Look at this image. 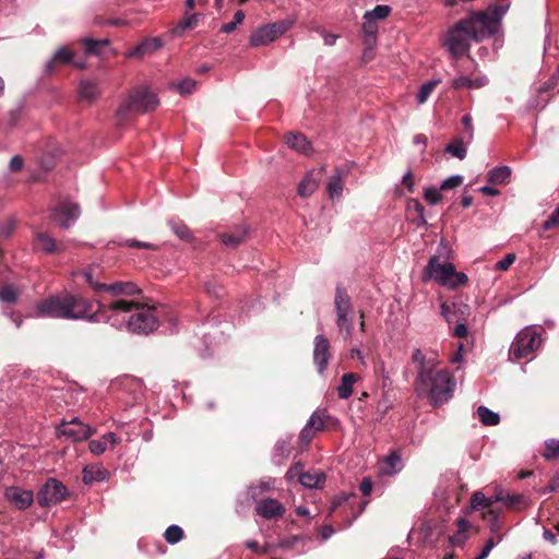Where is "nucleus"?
I'll return each mask as SVG.
<instances>
[{
	"label": "nucleus",
	"mask_w": 559,
	"mask_h": 559,
	"mask_svg": "<svg viewBox=\"0 0 559 559\" xmlns=\"http://www.w3.org/2000/svg\"><path fill=\"white\" fill-rule=\"evenodd\" d=\"M362 31L367 36V43L372 48V44L376 38V34L378 33V24L372 19H364Z\"/></svg>",
	"instance_id": "nucleus-39"
},
{
	"label": "nucleus",
	"mask_w": 559,
	"mask_h": 559,
	"mask_svg": "<svg viewBox=\"0 0 559 559\" xmlns=\"http://www.w3.org/2000/svg\"><path fill=\"white\" fill-rule=\"evenodd\" d=\"M559 226V207L544 222V228L550 229Z\"/></svg>",
	"instance_id": "nucleus-58"
},
{
	"label": "nucleus",
	"mask_w": 559,
	"mask_h": 559,
	"mask_svg": "<svg viewBox=\"0 0 559 559\" xmlns=\"http://www.w3.org/2000/svg\"><path fill=\"white\" fill-rule=\"evenodd\" d=\"M559 489V474L555 475L548 483V486L543 490V492H552Z\"/></svg>",
	"instance_id": "nucleus-64"
},
{
	"label": "nucleus",
	"mask_w": 559,
	"mask_h": 559,
	"mask_svg": "<svg viewBox=\"0 0 559 559\" xmlns=\"http://www.w3.org/2000/svg\"><path fill=\"white\" fill-rule=\"evenodd\" d=\"M501 540H502L501 535H498L497 539H495L493 537L489 538L487 540L485 547L483 548L481 552L475 559H486L489 556L492 548L496 545H498Z\"/></svg>",
	"instance_id": "nucleus-51"
},
{
	"label": "nucleus",
	"mask_w": 559,
	"mask_h": 559,
	"mask_svg": "<svg viewBox=\"0 0 559 559\" xmlns=\"http://www.w3.org/2000/svg\"><path fill=\"white\" fill-rule=\"evenodd\" d=\"M95 430L83 424L79 418L74 417L71 420H63L58 427V433L72 442H80L88 439Z\"/></svg>",
	"instance_id": "nucleus-10"
},
{
	"label": "nucleus",
	"mask_w": 559,
	"mask_h": 559,
	"mask_svg": "<svg viewBox=\"0 0 559 559\" xmlns=\"http://www.w3.org/2000/svg\"><path fill=\"white\" fill-rule=\"evenodd\" d=\"M506 11L507 8L491 5L487 11L474 12L467 17L461 20V22H467L465 28L468 33L480 32V34L472 36L474 41L479 43L498 31L500 20Z\"/></svg>",
	"instance_id": "nucleus-5"
},
{
	"label": "nucleus",
	"mask_w": 559,
	"mask_h": 559,
	"mask_svg": "<svg viewBox=\"0 0 559 559\" xmlns=\"http://www.w3.org/2000/svg\"><path fill=\"white\" fill-rule=\"evenodd\" d=\"M424 198L431 205H436L442 200V195H441L439 189H437L435 187L426 188L424 190Z\"/></svg>",
	"instance_id": "nucleus-46"
},
{
	"label": "nucleus",
	"mask_w": 559,
	"mask_h": 559,
	"mask_svg": "<svg viewBox=\"0 0 559 559\" xmlns=\"http://www.w3.org/2000/svg\"><path fill=\"white\" fill-rule=\"evenodd\" d=\"M248 233L246 226H238L230 233H225L221 235L222 242L227 247H237L239 243L243 241Z\"/></svg>",
	"instance_id": "nucleus-26"
},
{
	"label": "nucleus",
	"mask_w": 559,
	"mask_h": 559,
	"mask_svg": "<svg viewBox=\"0 0 559 559\" xmlns=\"http://www.w3.org/2000/svg\"><path fill=\"white\" fill-rule=\"evenodd\" d=\"M313 431L311 428H309L308 426H306L301 432H300V440L301 442H304L305 444H308L311 439L313 438Z\"/></svg>",
	"instance_id": "nucleus-63"
},
{
	"label": "nucleus",
	"mask_w": 559,
	"mask_h": 559,
	"mask_svg": "<svg viewBox=\"0 0 559 559\" xmlns=\"http://www.w3.org/2000/svg\"><path fill=\"white\" fill-rule=\"evenodd\" d=\"M403 468L402 460L395 453H391L379 462L378 471L382 476H392Z\"/></svg>",
	"instance_id": "nucleus-18"
},
{
	"label": "nucleus",
	"mask_w": 559,
	"mask_h": 559,
	"mask_svg": "<svg viewBox=\"0 0 559 559\" xmlns=\"http://www.w3.org/2000/svg\"><path fill=\"white\" fill-rule=\"evenodd\" d=\"M257 513L265 519H278L285 513L284 506L276 499H263L257 504Z\"/></svg>",
	"instance_id": "nucleus-15"
},
{
	"label": "nucleus",
	"mask_w": 559,
	"mask_h": 559,
	"mask_svg": "<svg viewBox=\"0 0 559 559\" xmlns=\"http://www.w3.org/2000/svg\"><path fill=\"white\" fill-rule=\"evenodd\" d=\"M104 290L112 296H134L140 294V289L132 282H116L111 285L104 286Z\"/></svg>",
	"instance_id": "nucleus-22"
},
{
	"label": "nucleus",
	"mask_w": 559,
	"mask_h": 559,
	"mask_svg": "<svg viewBox=\"0 0 559 559\" xmlns=\"http://www.w3.org/2000/svg\"><path fill=\"white\" fill-rule=\"evenodd\" d=\"M334 306L336 314L338 313H352L353 307L350 304V299L346 292L340 287L336 288Z\"/></svg>",
	"instance_id": "nucleus-29"
},
{
	"label": "nucleus",
	"mask_w": 559,
	"mask_h": 559,
	"mask_svg": "<svg viewBox=\"0 0 559 559\" xmlns=\"http://www.w3.org/2000/svg\"><path fill=\"white\" fill-rule=\"evenodd\" d=\"M4 497L11 506L19 510L27 509L34 501V495L32 490L23 489L16 486L5 488Z\"/></svg>",
	"instance_id": "nucleus-13"
},
{
	"label": "nucleus",
	"mask_w": 559,
	"mask_h": 559,
	"mask_svg": "<svg viewBox=\"0 0 559 559\" xmlns=\"http://www.w3.org/2000/svg\"><path fill=\"white\" fill-rule=\"evenodd\" d=\"M331 357L330 342L324 335L314 337L313 362L319 373H323Z\"/></svg>",
	"instance_id": "nucleus-12"
},
{
	"label": "nucleus",
	"mask_w": 559,
	"mask_h": 559,
	"mask_svg": "<svg viewBox=\"0 0 559 559\" xmlns=\"http://www.w3.org/2000/svg\"><path fill=\"white\" fill-rule=\"evenodd\" d=\"M493 504V499L485 497L481 491H476L472 495L471 507L474 510H480L489 508Z\"/></svg>",
	"instance_id": "nucleus-37"
},
{
	"label": "nucleus",
	"mask_w": 559,
	"mask_h": 559,
	"mask_svg": "<svg viewBox=\"0 0 559 559\" xmlns=\"http://www.w3.org/2000/svg\"><path fill=\"white\" fill-rule=\"evenodd\" d=\"M83 44L85 46V49L88 53H98L99 47L108 45V40H95L92 38H85L83 40Z\"/></svg>",
	"instance_id": "nucleus-50"
},
{
	"label": "nucleus",
	"mask_w": 559,
	"mask_h": 559,
	"mask_svg": "<svg viewBox=\"0 0 559 559\" xmlns=\"http://www.w3.org/2000/svg\"><path fill=\"white\" fill-rule=\"evenodd\" d=\"M540 335L531 328L520 331L511 344L510 357L522 359L530 357L540 345Z\"/></svg>",
	"instance_id": "nucleus-8"
},
{
	"label": "nucleus",
	"mask_w": 559,
	"mask_h": 559,
	"mask_svg": "<svg viewBox=\"0 0 559 559\" xmlns=\"http://www.w3.org/2000/svg\"><path fill=\"white\" fill-rule=\"evenodd\" d=\"M345 176V171L337 169L330 178L326 190L331 199L341 197L343 192V179Z\"/></svg>",
	"instance_id": "nucleus-28"
},
{
	"label": "nucleus",
	"mask_w": 559,
	"mask_h": 559,
	"mask_svg": "<svg viewBox=\"0 0 559 559\" xmlns=\"http://www.w3.org/2000/svg\"><path fill=\"white\" fill-rule=\"evenodd\" d=\"M66 487L57 479H49L37 496L38 503L43 507L57 504L64 499Z\"/></svg>",
	"instance_id": "nucleus-11"
},
{
	"label": "nucleus",
	"mask_w": 559,
	"mask_h": 559,
	"mask_svg": "<svg viewBox=\"0 0 559 559\" xmlns=\"http://www.w3.org/2000/svg\"><path fill=\"white\" fill-rule=\"evenodd\" d=\"M360 376L354 372L344 373L340 385L336 388L337 395L342 400L348 399L353 394V386L360 381Z\"/></svg>",
	"instance_id": "nucleus-23"
},
{
	"label": "nucleus",
	"mask_w": 559,
	"mask_h": 559,
	"mask_svg": "<svg viewBox=\"0 0 559 559\" xmlns=\"http://www.w3.org/2000/svg\"><path fill=\"white\" fill-rule=\"evenodd\" d=\"M319 181L313 177V174H308L298 186V194L302 198L311 195L318 188Z\"/></svg>",
	"instance_id": "nucleus-30"
},
{
	"label": "nucleus",
	"mask_w": 559,
	"mask_h": 559,
	"mask_svg": "<svg viewBox=\"0 0 559 559\" xmlns=\"http://www.w3.org/2000/svg\"><path fill=\"white\" fill-rule=\"evenodd\" d=\"M314 31L322 36L324 45L330 47L334 46L340 37L337 34L326 32L321 26L316 27Z\"/></svg>",
	"instance_id": "nucleus-52"
},
{
	"label": "nucleus",
	"mask_w": 559,
	"mask_h": 559,
	"mask_svg": "<svg viewBox=\"0 0 559 559\" xmlns=\"http://www.w3.org/2000/svg\"><path fill=\"white\" fill-rule=\"evenodd\" d=\"M162 47V41L158 38H148L144 40L138 48L131 53V56H140L148 52H154Z\"/></svg>",
	"instance_id": "nucleus-32"
},
{
	"label": "nucleus",
	"mask_w": 559,
	"mask_h": 559,
	"mask_svg": "<svg viewBox=\"0 0 559 559\" xmlns=\"http://www.w3.org/2000/svg\"><path fill=\"white\" fill-rule=\"evenodd\" d=\"M445 151L459 159H464L466 156V146L461 140H455L451 144H449Z\"/></svg>",
	"instance_id": "nucleus-44"
},
{
	"label": "nucleus",
	"mask_w": 559,
	"mask_h": 559,
	"mask_svg": "<svg viewBox=\"0 0 559 559\" xmlns=\"http://www.w3.org/2000/svg\"><path fill=\"white\" fill-rule=\"evenodd\" d=\"M325 481V475L321 471L302 472L300 484L307 488H320Z\"/></svg>",
	"instance_id": "nucleus-27"
},
{
	"label": "nucleus",
	"mask_w": 559,
	"mask_h": 559,
	"mask_svg": "<svg viewBox=\"0 0 559 559\" xmlns=\"http://www.w3.org/2000/svg\"><path fill=\"white\" fill-rule=\"evenodd\" d=\"M462 182H463L462 176H460V175L451 176L442 182L440 190L454 189V188L461 186Z\"/></svg>",
	"instance_id": "nucleus-55"
},
{
	"label": "nucleus",
	"mask_w": 559,
	"mask_h": 559,
	"mask_svg": "<svg viewBox=\"0 0 559 559\" xmlns=\"http://www.w3.org/2000/svg\"><path fill=\"white\" fill-rule=\"evenodd\" d=\"M119 442L120 438L116 433L108 432L102 436L98 440H92L88 443V449L93 454L100 455L108 449H114V447Z\"/></svg>",
	"instance_id": "nucleus-16"
},
{
	"label": "nucleus",
	"mask_w": 559,
	"mask_h": 559,
	"mask_svg": "<svg viewBox=\"0 0 559 559\" xmlns=\"http://www.w3.org/2000/svg\"><path fill=\"white\" fill-rule=\"evenodd\" d=\"M197 87V82L192 79H185L177 84V91L181 95L191 94Z\"/></svg>",
	"instance_id": "nucleus-49"
},
{
	"label": "nucleus",
	"mask_w": 559,
	"mask_h": 559,
	"mask_svg": "<svg viewBox=\"0 0 559 559\" xmlns=\"http://www.w3.org/2000/svg\"><path fill=\"white\" fill-rule=\"evenodd\" d=\"M201 14L199 13H194V14H191V15H188V16H185L180 22L179 24L177 25L176 27V32H179V31H185V29H189V28H194L198 26L199 22H200V19H201Z\"/></svg>",
	"instance_id": "nucleus-42"
},
{
	"label": "nucleus",
	"mask_w": 559,
	"mask_h": 559,
	"mask_svg": "<svg viewBox=\"0 0 559 559\" xmlns=\"http://www.w3.org/2000/svg\"><path fill=\"white\" fill-rule=\"evenodd\" d=\"M439 84L438 80H431L423 84L418 91L417 94V103L419 105H423L427 102L432 91L436 88V86Z\"/></svg>",
	"instance_id": "nucleus-40"
},
{
	"label": "nucleus",
	"mask_w": 559,
	"mask_h": 559,
	"mask_svg": "<svg viewBox=\"0 0 559 559\" xmlns=\"http://www.w3.org/2000/svg\"><path fill=\"white\" fill-rule=\"evenodd\" d=\"M408 207H409V210L413 209L418 214V217L420 218L421 224H426V221L424 217V206L420 204L419 201L411 200Z\"/></svg>",
	"instance_id": "nucleus-59"
},
{
	"label": "nucleus",
	"mask_w": 559,
	"mask_h": 559,
	"mask_svg": "<svg viewBox=\"0 0 559 559\" xmlns=\"http://www.w3.org/2000/svg\"><path fill=\"white\" fill-rule=\"evenodd\" d=\"M440 310L444 320L448 323H452L454 321H459L460 319H464L463 316L465 314V311L468 310V306L463 304L443 302L441 304Z\"/></svg>",
	"instance_id": "nucleus-19"
},
{
	"label": "nucleus",
	"mask_w": 559,
	"mask_h": 559,
	"mask_svg": "<svg viewBox=\"0 0 559 559\" xmlns=\"http://www.w3.org/2000/svg\"><path fill=\"white\" fill-rule=\"evenodd\" d=\"M92 307V301L79 295L63 293L38 302L35 312L37 316L43 317L96 321V312L91 316L88 314Z\"/></svg>",
	"instance_id": "nucleus-2"
},
{
	"label": "nucleus",
	"mask_w": 559,
	"mask_h": 559,
	"mask_svg": "<svg viewBox=\"0 0 559 559\" xmlns=\"http://www.w3.org/2000/svg\"><path fill=\"white\" fill-rule=\"evenodd\" d=\"M17 295L12 286H4L0 289V301L4 304H14Z\"/></svg>",
	"instance_id": "nucleus-47"
},
{
	"label": "nucleus",
	"mask_w": 559,
	"mask_h": 559,
	"mask_svg": "<svg viewBox=\"0 0 559 559\" xmlns=\"http://www.w3.org/2000/svg\"><path fill=\"white\" fill-rule=\"evenodd\" d=\"M466 23L457 22L447 35L445 45L454 57L464 55L469 49L471 43L474 41L472 36L480 34V32L468 33L465 28Z\"/></svg>",
	"instance_id": "nucleus-9"
},
{
	"label": "nucleus",
	"mask_w": 559,
	"mask_h": 559,
	"mask_svg": "<svg viewBox=\"0 0 559 559\" xmlns=\"http://www.w3.org/2000/svg\"><path fill=\"white\" fill-rule=\"evenodd\" d=\"M158 99L155 94L150 92L144 86L133 88L128 96L122 100L118 116L124 117L131 111L146 112L157 107Z\"/></svg>",
	"instance_id": "nucleus-7"
},
{
	"label": "nucleus",
	"mask_w": 559,
	"mask_h": 559,
	"mask_svg": "<svg viewBox=\"0 0 559 559\" xmlns=\"http://www.w3.org/2000/svg\"><path fill=\"white\" fill-rule=\"evenodd\" d=\"M412 360L417 369L414 382L417 396L428 399L433 406L447 403L452 397L456 383L449 370H436L440 364L437 353L415 349Z\"/></svg>",
	"instance_id": "nucleus-1"
},
{
	"label": "nucleus",
	"mask_w": 559,
	"mask_h": 559,
	"mask_svg": "<svg viewBox=\"0 0 559 559\" xmlns=\"http://www.w3.org/2000/svg\"><path fill=\"white\" fill-rule=\"evenodd\" d=\"M285 143L288 147L305 155H309L312 152L310 142L301 133H287L285 135Z\"/></svg>",
	"instance_id": "nucleus-21"
},
{
	"label": "nucleus",
	"mask_w": 559,
	"mask_h": 559,
	"mask_svg": "<svg viewBox=\"0 0 559 559\" xmlns=\"http://www.w3.org/2000/svg\"><path fill=\"white\" fill-rule=\"evenodd\" d=\"M511 175L508 166L496 167L488 173V181L493 185L504 183Z\"/></svg>",
	"instance_id": "nucleus-31"
},
{
	"label": "nucleus",
	"mask_w": 559,
	"mask_h": 559,
	"mask_svg": "<svg viewBox=\"0 0 559 559\" xmlns=\"http://www.w3.org/2000/svg\"><path fill=\"white\" fill-rule=\"evenodd\" d=\"M82 275L93 289H95L96 292L104 290L105 284H99L97 281L94 280L92 267L83 271Z\"/></svg>",
	"instance_id": "nucleus-54"
},
{
	"label": "nucleus",
	"mask_w": 559,
	"mask_h": 559,
	"mask_svg": "<svg viewBox=\"0 0 559 559\" xmlns=\"http://www.w3.org/2000/svg\"><path fill=\"white\" fill-rule=\"evenodd\" d=\"M171 228H173L174 233L178 236V238H180L182 240L191 239V231L186 225L171 223Z\"/></svg>",
	"instance_id": "nucleus-53"
},
{
	"label": "nucleus",
	"mask_w": 559,
	"mask_h": 559,
	"mask_svg": "<svg viewBox=\"0 0 559 559\" xmlns=\"http://www.w3.org/2000/svg\"><path fill=\"white\" fill-rule=\"evenodd\" d=\"M487 84V79L485 76H476L474 79L460 75L452 81V86L454 88H480Z\"/></svg>",
	"instance_id": "nucleus-25"
},
{
	"label": "nucleus",
	"mask_w": 559,
	"mask_h": 559,
	"mask_svg": "<svg viewBox=\"0 0 559 559\" xmlns=\"http://www.w3.org/2000/svg\"><path fill=\"white\" fill-rule=\"evenodd\" d=\"M80 213L78 204L62 202L56 207L53 218L61 227L68 228L79 218Z\"/></svg>",
	"instance_id": "nucleus-14"
},
{
	"label": "nucleus",
	"mask_w": 559,
	"mask_h": 559,
	"mask_svg": "<svg viewBox=\"0 0 559 559\" xmlns=\"http://www.w3.org/2000/svg\"><path fill=\"white\" fill-rule=\"evenodd\" d=\"M516 257L514 253H508L502 260L498 261L495 265L497 271H507L515 261Z\"/></svg>",
	"instance_id": "nucleus-56"
},
{
	"label": "nucleus",
	"mask_w": 559,
	"mask_h": 559,
	"mask_svg": "<svg viewBox=\"0 0 559 559\" xmlns=\"http://www.w3.org/2000/svg\"><path fill=\"white\" fill-rule=\"evenodd\" d=\"M391 13V7L379 4L373 10L367 11L362 19H372L374 22L386 19Z\"/></svg>",
	"instance_id": "nucleus-35"
},
{
	"label": "nucleus",
	"mask_w": 559,
	"mask_h": 559,
	"mask_svg": "<svg viewBox=\"0 0 559 559\" xmlns=\"http://www.w3.org/2000/svg\"><path fill=\"white\" fill-rule=\"evenodd\" d=\"M349 314L350 313H338L336 319L338 330L341 333L345 334V338H348L353 331V323Z\"/></svg>",
	"instance_id": "nucleus-41"
},
{
	"label": "nucleus",
	"mask_w": 559,
	"mask_h": 559,
	"mask_svg": "<svg viewBox=\"0 0 559 559\" xmlns=\"http://www.w3.org/2000/svg\"><path fill=\"white\" fill-rule=\"evenodd\" d=\"M34 249L46 253H53L60 250L55 239L45 233H36L34 236Z\"/></svg>",
	"instance_id": "nucleus-24"
},
{
	"label": "nucleus",
	"mask_w": 559,
	"mask_h": 559,
	"mask_svg": "<svg viewBox=\"0 0 559 559\" xmlns=\"http://www.w3.org/2000/svg\"><path fill=\"white\" fill-rule=\"evenodd\" d=\"M504 504L509 508H513L520 511L530 506V500L526 496L521 493H508V499L506 500Z\"/></svg>",
	"instance_id": "nucleus-33"
},
{
	"label": "nucleus",
	"mask_w": 559,
	"mask_h": 559,
	"mask_svg": "<svg viewBox=\"0 0 559 559\" xmlns=\"http://www.w3.org/2000/svg\"><path fill=\"white\" fill-rule=\"evenodd\" d=\"M359 489L364 496H369L372 491V481L370 478H364L359 485Z\"/></svg>",
	"instance_id": "nucleus-62"
},
{
	"label": "nucleus",
	"mask_w": 559,
	"mask_h": 559,
	"mask_svg": "<svg viewBox=\"0 0 559 559\" xmlns=\"http://www.w3.org/2000/svg\"><path fill=\"white\" fill-rule=\"evenodd\" d=\"M477 414H478L480 421L487 426H495L499 423V419H500V417L497 413L490 411L489 408H487L485 406H479L477 408Z\"/></svg>",
	"instance_id": "nucleus-36"
},
{
	"label": "nucleus",
	"mask_w": 559,
	"mask_h": 559,
	"mask_svg": "<svg viewBox=\"0 0 559 559\" xmlns=\"http://www.w3.org/2000/svg\"><path fill=\"white\" fill-rule=\"evenodd\" d=\"M164 537L165 539L169 543V544H176L178 543L179 540L182 539L183 537V531L180 526L178 525H170L166 531H165V534H164Z\"/></svg>",
	"instance_id": "nucleus-43"
},
{
	"label": "nucleus",
	"mask_w": 559,
	"mask_h": 559,
	"mask_svg": "<svg viewBox=\"0 0 559 559\" xmlns=\"http://www.w3.org/2000/svg\"><path fill=\"white\" fill-rule=\"evenodd\" d=\"M328 418H329V415H328L326 411H324V409L317 411L311 415L310 419L308 420L307 426L314 431L322 430L324 428V425H325V421Z\"/></svg>",
	"instance_id": "nucleus-34"
},
{
	"label": "nucleus",
	"mask_w": 559,
	"mask_h": 559,
	"mask_svg": "<svg viewBox=\"0 0 559 559\" xmlns=\"http://www.w3.org/2000/svg\"><path fill=\"white\" fill-rule=\"evenodd\" d=\"M78 94L81 100L86 103H93L99 96V87L95 81L92 80H82L79 83Z\"/></svg>",
	"instance_id": "nucleus-20"
},
{
	"label": "nucleus",
	"mask_w": 559,
	"mask_h": 559,
	"mask_svg": "<svg viewBox=\"0 0 559 559\" xmlns=\"http://www.w3.org/2000/svg\"><path fill=\"white\" fill-rule=\"evenodd\" d=\"M9 167L12 171H20L23 167V158L20 155H15L11 158Z\"/></svg>",
	"instance_id": "nucleus-61"
},
{
	"label": "nucleus",
	"mask_w": 559,
	"mask_h": 559,
	"mask_svg": "<svg viewBox=\"0 0 559 559\" xmlns=\"http://www.w3.org/2000/svg\"><path fill=\"white\" fill-rule=\"evenodd\" d=\"M444 251V257L448 260L450 251L443 245L440 243L439 254L431 255L429 261L424 270V280L425 281H433L437 284L455 290L462 286H466L468 283V277L464 272H457L455 265L450 261H441L442 252Z\"/></svg>",
	"instance_id": "nucleus-3"
},
{
	"label": "nucleus",
	"mask_w": 559,
	"mask_h": 559,
	"mask_svg": "<svg viewBox=\"0 0 559 559\" xmlns=\"http://www.w3.org/2000/svg\"><path fill=\"white\" fill-rule=\"evenodd\" d=\"M107 310L112 312L134 311L127 322V329L133 333L146 334L153 332L157 326V318L154 313V309L134 301L121 298L107 306L102 304L98 305L97 312L104 313Z\"/></svg>",
	"instance_id": "nucleus-4"
},
{
	"label": "nucleus",
	"mask_w": 559,
	"mask_h": 559,
	"mask_svg": "<svg viewBox=\"0 0 559 559\" xmlns=\"http://www.w3.org/2000/svg\"><path fill=\"white\" fill-rule=\"evenodd\" d=\"M300 475H302L301 466L299 464H296L287 471L286 479L288 481L297 480L300 483Z\"/></svg>",
	"instance_id": "nucleus-57"
},
{
	"label": "nucleus",
	"mask_w": 559,
	"mask_h": 559,
	"mask_svg": "<svg viewBox=\"0 0 559 559\" xmlns=\"http://www.w3.org/2000/svg\"><path fill=\"white\" fill-rule=\"evenodd\" d=\"M484 519L490 521V531L491 532H498L499 531V523L497 520V514L493 511H488L484 514Z\"/></svg>",
	"instance_id": "nucleus-60"
},
{
	"label": "nucleus",
	"mask_w": 559,
	"mask_h": 559,
	"mask_svg": "<svg viewBox=\"0 0 559 559\" xmlns=\"http://www.w3.org/2000/svg\"><path fill=\"white\" fill-rule=\"evenodd\" d=\"M545 452L543 456L546 460H551L559 456V440L558 439H549L545 441Z\"/></svg>",
	"instance_id": "nucleus-45"
},
{
	"label": "nucleus",
	"mask_w": 559,
	"mask_h": 559,
	"mask_svg": "<svg viewBox=\"0 0 559 559\" xmlns=\"http://www.w3.org/2000/svg\"><path fill=\"white\" fill-rule=\"evenodd\" d=\"M296 23L293 16L261 25L253 29L249 36V45L253 48L267 46L287 33Z\"/></svg>",
	"instance_id": "nucleus-6"
},
{
	"label": "nucleus",
	"mask_w": 559,
	"mask_h": 559,
	"mask_svg": "<svg viewBox=\"0 0 559 559\" xmlns=\"http://www.w3.org/2000/svg\"><path fill=\"white\" fill-rule=\"evenodd\" d=\"M73 53L66 47L59 48L53 58L47 63V68L51 69L55 63H69L72 61Z\"/></svg>",
	"instance_id": "nucleus-38"
},
{
	"label": "nucleus",
	"mask_w": 559,
	"mask_h": 559,
	"mask_svg": "<svg viewBox=\"0 0 559 559\" xmlns=\"http://www.w3.org/2000/svg\"><path fill=\"white\" fill-rule=\"evenodd\" d=\"M109 472L102 464L87 465L83 469V481L86 485L107 480Z\"/></svg>",
	"instance_id": "nucleus-17"
},
{
	"label": "nucleus",
	"mask_w": 559,
	"mask_h": 559,
	"mask_svg": "<svg viewBox=\"0 0 559 559\" xmlns=\"http://www.w3.org/2000/svg\"><path fill=\"white\" fill-rule=\"evenodd\" d=\"M243 19H245V13L242 11H240V10L237 11L234 14V21L224 24L222 26L221 31L223 33H231L237 27V25L242 23Z\"/></svg>",
	"instance_id": "nucleus-48"
}]
</instances>
